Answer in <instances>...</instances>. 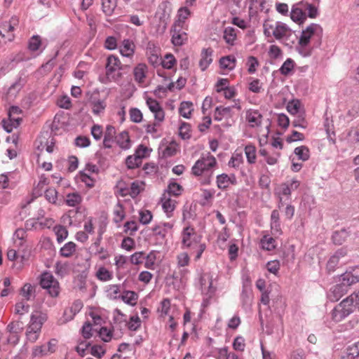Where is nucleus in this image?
<instances>
[{"label":"nucleus","instance_id":"nucleus-1","mask_svg":"<svg viewBox=\"0 0 359 359\" xmlns=\"http://www.w3.org/2000/svg\"><path fill=\"white\" fill-rule=\"evenodd\" d=\"M359 305L355 292H353L348 297L338 304L332 312V318L335 322H340L353 311V304Z\"/></svg>","mask_w":359,"mask_h":359},{"label":"nucleus","instance_id":"nucleus-2","mask_svg":"<svg viewBox=\"0 0 359 359\" xmlns=\"http://www.w3.org/2000/svg\"><path fill=\"white\" fill-rule=\"evenodd\" d=\"M216 164L215 158L210 154H208L207 156H203L195 163L191 169L192 173L196 176L206 173L208 177L203 182V184H209L210 183V177L212 175L211 168L215 166Z\"/></svg>","mask_w":359,"mask_h":359},{"label":"nucleus","instance_id":"nucleus-3","mask_svg":"<svg viewBox=\"0 0 359 359\" xmlns=\"http://www.w3.org/2000/svg\"><path fill=\"white\" fill-rule=\"evenodd\" d=\"M105 68L107 79L118 81L122 77V73L119 72V71H124L128 69L129 66L121 65L116 56L111 55L107 57Z\"/></svg>","mask_w":359,"mask_h":359},{"label":"nucleus","instance_id":"nucleus-4","mask_svg":"<svg viewBox=\"0 0 359 359\" xmlns=\"http://www.w3.org/2000/svg\"><path fill=\"white\" fill-rule=\"evenodd\" d=\"M41 286L48 290V293L52 297H57L59 294V283L53 276L49 272H44L41 276Z\"/></svg>","mask_w":359,"mask_h":359},{"label":"nucleus","instance_id":"nucleus-5","mask_svg":"<svg viewBox=\"0 0 359 359\" xmlns=\"http://www.w3.org/2000/svg\"><path fill=\"white\" fill-rule=\"evenodd\" d=\"M47 316L46 313L35 311L30 318V324L28 327L30 330L35 332H40L43 324L46 321Z\"/></svg>","mask_w":359,"mask_h":359},{"label":"nucleus","instance_id":"nucleus-6","mask_svg":"<svg viewBox=\"0 0 359 359\" xmlns=\"http://www.w3.org/2000/svg\"><path fill=\"white\" fill-rule=\"evenodd\" d=\"M317 30H322L321 27L318 24L313 23L308 26L306 29L302 32L299 44L302 47H306L309 43L311 38Z\"/></svg>","mask_w":359,"mask_h":359},{"label":"nucleus","instance_id":"nucleus-7","mask_svg":"<svg viewBox=\"0 0 359 359\" xmlns=\"http://www.w3.org/2000/svg\"><path fill=\"white\" fill-rule=\"evenodd\" d=\"M200 284L202 293L207 295L208 298H211L216 290V288L212 286V277L209 274L201 276Z\"/></svg>","mask_w":359,"mask_h":359},{"label":"nucleus","instance_id":"nucleus-8","mask_svg":"<svg viewBox=\"0 0 359 359\" xmlns=\"http://www.w3.org/2000/svg\"><path fill=\"white\" fill-rule=\"evenodd\" d=\"M290 18L294 22L299 25L303 24L306 20V14L304 11L302 6L299 5V2L292 6Z\"/></svg>","mask_w":359,"mask_h":359},{"label":"nucleus","instance_id":"nucleus-9","mask_svg":"<svg viewBox=\"0 0 359 359\" xmlns=\"http://www.w3.org/2000/svg\"><path fill=\"white\" fill-rule=\"evenodd\" d=\"M199 237L194 233V229L190 227L184 229L183 232L182 243L187 247L191 248L194 245H197Z\"/></svg>","mask_w":359,"mask_h":359},{"label":"nucleus","instance_id":"nucleus-10","mask_svg":"<svg viewBox=\"0 0 359 359\" xmlns=\"http://www.w3.org/2000/svg\"><path fill=\"white\" fill-rule=\"evenodd\" d=\"M212 53L213 50L210 48H203L202 50L201 54V58L199 61V66L202 71L205 70L212 62Z\"/></svg>","mask_w":359,"mask_h":359},{"label":"nucleus","instance_id":"nucleus-11","mask_svg":"<svg viewBox=\"0 0 359 359\" xmlns=\"http://www.w3.org/2000/svg\"><path fill=\"white\" fill-rule=\"evenodd\" d=\"M347 292L348 289L346 288V286L344 285V283H341L334 285L332 288L329 298L331 301L337 302Z\"/></svg>","mask_w":359,"mask_h":359},{"label":"nucleus","instance_id":"nucleus-12","mask_svg":"<svg viewBox=\"0 0 359 359\" xmlns=\"http://www.w3.org/2000/svg\"><path fill=\"white\" fill-rule=\"evenodd\" d=\"M114 141H116V130L114 126L109 125L105 130L103 145L105 148H111Z\"/></svg>","mask_w":359,"mask_h":359},{"label":"nucleus","instance_id":"nucleus-13","mask_svg":"<svg viewBox=\"0 0 359 359\" xmlns=\"http://www.w3.org/2000/svg\"><path fill=\"white\" fill-rule=\"evenodd\" d=\"M290 31V28L285 24L277 22L272 32V35L277 40H280L285 36Z\"/></svg>","mask_w":359,"mask_h":359},{"label":"nucleus","instance_id":"nucleus-14","mask_svg":"<svg viewBox=\"0 0 359 359\" xmlns=\"http://www.w3.org/2000/svg\"><path fill=\"white\" fill-rule=\"evenodd\" d=\"M348 236L349 232L346 229H342L333 233L332 240L334 244L341 245L346 242Z\"/></svg>","mask_w":359,"mask_h":359},{"label":"nucleus","instance_id":"nucleus-15","mask_svg":"<svg viewBox=\"0 0 359 359\" xmlns=\"http://www.w3.org/2000/svg\"><path fill=\"white\" fill-rule=\"evenodd\" d=\"M262 116L258 111L248 110L246 112V119L252 127L258 126L261 124Z\"/></svg>","mask_w":359,"mask_h":359},{"label":"nucleus","instance_id":"nucleus-16","mask_svg":"<svg viewBox=\"0 0 359 359\" xmlns=\"http://www.w3.org/2000/svg\"><path fill=\"white\" fill-rule=\"evenodd\" d=\"M116 144L123 149H128L130 147V140L128 133L126 130L116 136Z\"/></svg>","mask_w":359,"mask_h":359},{"label":"nucleus","instance_id":"nucleus-17","mask_svg":"<svg viewBox=\"0 0 359 359\" xmlns=\"http://www.w3.org/2000/svg\"><path fill=\"white\" fill-rule=\"evenodd\" d=\"M8 119L9 123H7V121L4 119L2 123L4 130L10 133L12 132L13 128H17L20 126L22 119L20 116L8 117Z\"/></svg>","mask_w":359,"mask_h":359},{"label":"nucleus","instance_id":"nucleus-18","mask_svg":"<svg viewBox=\"0 0 359 359\" xmlns=\"http://www.w3.org/2000/svg\"><path fill=\"white\" fill-rule=\"evenodd\" d=\"M235 63L236 58L231 55L222 57L219 60L220 67L225 69L232 70L235 67Z\"/></svg>","mask_w":359,"mask_h":359},{"label":"nucleus","instance_id":"nucleus-19","mask_svg":"<svg viewBox=\"0 0 359 359\" xmlns=\"http://www.w3.org/2000/svg\"><path fill=\"white\" fill-rule=\"evenodd\" d=\"M161 201L163 203V209L165 212L169 213L174 210L175 208L176 201L175 200L170 199L165 193L163 194L161 198Z\"/></svg>","mask_w":359,"mask_h":359},{"label":"nucleus","instance_id":"nucleus-20","mask_svg":"<svg viewBox=\"0 0 359 359\" xmlns=\"http://www.w3.org/2000/svg\"><path fill=\"white\" fill-rule=\"evenodd\" d=\"M358 282H359V275L346 272L341 276V283H344L347 289L349 286Z\"/></svg>","mask_w":359,"mask_h":359},{"label":"nucleus","instance_id":"nucleus-21","mask_svg":"<svg viewBox=\"0 0 359 359\" xmlns=\"http://www.w3.org/2000/svg\"><path fill=\"white\" fill-rule=\"evenodd\" d=\"M299 5L302 6L304 10L308 11V15L306 17L308 16L310 18H316L318 15V8L311 4L302 1L299 2Z\"/></svg>","mask_w":359,"mask_h":359},{"label":"nucleus","instance_id":"nucleus-22","mask_svg":"<svg viewBox=\"0 0 359 359\" xmlns=\"http://www.w3.org/2000/svg\"><path fill=\"white\" fill-rule=\"evenodd\" d=\"M24 329V323L22 321L21 318L16 321L11 322L7 326L8 331L11 334H18L22 332Z\"/></svg>","mask_w":359,"mask_h":359},{"label":"nucleus","instance_id":"nucleus-23","mask_svg":"<svg viewBox=\"0 0 359 359\" xmlns=\"http://www.w3.org/2000/svg\"><path fill=\"white\" fill-rule=\"evenodd\" d=\"M231 111V107H223L222 106L217 107L215 111V119L221 121L224 116H229Z\"/></svg>","mask_w":359,"mask_h":359},{"label":"nucleus","instance_id":"nucleus-24","mask_svg":"<svg viewBox=\"0 0 359 359\" xmlns=\"http://www.w3.org/2000/svg\"><path fill=\"white\" fill-rule=\"evenodd\" d=\"M193 111V104L191 102H182L180 104L179 111L181 116L189 118Z\"/></svg>","mask_w":359,"mask_h":359},{"label":"nucleus","instance_id":"nucleus-25","mask_svg":"<svg viewBox=\"0 0 359 359\" xmlns=\"http://www.w3.org/2000/svg\"><path fill=\"white\" fill-rule=\"evenodd\" d=\"M223 38L228 44L233 45L236 38L235 29L231 27H226L224 31Z\"/></svg>","mask_w":359,"mask_h":359},{"label":"nucleus","instance_id":"nucleus-26","mask_svg":"<svg viewBox=\"0 0 359 359\" xmlns=\"http://www.w3.org/2000/svg\"><path fill=\"white\" fill-rule=\"evenodd\" d=\"M90 104L92 107V110L94 114L98 115L104 111L106 107V104L103 101L95 100L92 98L89 101Z\"/></svg>","mask_w":359,"mask_h":359},{"label":"nucleus","instance_id":"nucleus-27","mask_svg":"<svg viewBox=\"0 0 359 359\" xmlns=\"http://www.w3.org/2000/svg\"><path fill=\"white\" fill-rule=\"evenodd\" d=\"M137 294L133 291H126L121 296L122 300L127 304L134 306L136 304L135 301L137 299Z\"/></svg>","mask_w":359,"mask_h":359},{"label":"nucleus","instance_id":"nucleus-28","mask_svg":"<svg viewBox=\"0 0 359 359\" xmlns=\"http://www.w3.org/2000/svg\"><path fill=\"white\" fill-rule=\"evenodd\" d=\"M230 183H233L230 177L226 174H222L217 177V184L219 189H225Z\"/></svg>","mask_w":359,"mask_h":359},{"label":"nucleus","instance_id":"nucleus-29","mask_svg":"<svg viewBox=\"0 0 359 359\" xmlns=\"http://www.w3.org/2000/svg\"><path fill=\"white\" fill-rule=\"evenodd\" d=\"M76 250V244L73 242H69L66 243L62 248L60 249V255L65 257H69L72 255V254Z\"/></svg>","mask_w":359,"mask_h":359},{"label":"nucleus","instance_id":"nucleus-30","mask_svg":"<svg viewBox=\"0 0 359 359\" xmlns=\"http://www.w3.org/2000/svg\"><path fill=\"white\" fill-rule=\"evenodd\" d=\"M146 66L140 64L134 69V76L136 81L142 83L145 78Z\"/></svg>","mask_w":359,"mask_h":359},{"label":"nucleus","instance_id":"nucleus-31","mask_svg":"<svg viewBox=\"0 0 359 359\" xmlns=\"http://www.w3.org/2000/svg\"><path fill=\"white\" fill-rule=\"evenodd\" d=\"M294 153L298 156L299 159L304 161L309 158V150L305 146H301L295 148Z\"/></svg>","mask_w":359,"mask_h":359},{"label":"nucleus","instance_id":"nucleus-32","mask_svg":"<svg viewBox=\"0 0 359 359\" xmlns=\"http://www.w3.org/2000/svg\"><path fill=\"white\" fill-rule=\"evenodd\" d=\"M102 11L106 15H111L116 7V4L111 0H102Z\"/></svg>","mask_w":359,"mask_h":359},{"label":"nucleus","instance_id":"nucleus-33","mask_svg":"<svg viewBox=\"0 0 359 359\" xmlns=\"http://www.w3.org/2000/svg\"><path fill=\"white\" fill-rule=\"evenodd\" d=\"M245 153L248 163H254L256 160V148L253 145H247L245 147Z\"/></svg>","mask_w":359,"mask_h":359},{"label":"nucleus","instance_id":"nucleus-34","mask_svg":"<svg viewBox=\"0 0 359 359\" xmlns=\"http://www.w3.org/2000/svg\"><path fill=\"white\" fill-rule=\"evenodd\" d=\"M191 126L183 122L179 128V135L183 140H188L191 137Z\"/></svg>","mask_w":359,"mask_h":359},{"label":"nucleus","instance_id":"nucleus-35","mask_svg":"<svg viewBox=\"0 0 359 359\" xmlns=\"http://www.w3.org/2000/svg\"><path fill=\"white\" fill-rule=\"evenodd\" d=\"M81 202V196L78 193L69 194L66 203L69 206L74 207Z\"/></svg>","mask_w":359,"mask_h":359},{"label":"nucleus","instance_id":"nucleus-36","mask_svg":"<svg viewBox=\"0 0 359 359\" xmlns=\"http://www.w3.org/2000/svg\"><path fill=\"white\" fill-rule=\"evenodd\" d=\"M275 242L274 238L268 236H264L261 240L262 248L269 251L275 249Z\"/></svg>","mask_w":359,"mask_h":359},{"label":"nucleus","instance_id":"nucleus-37","mask_svg":"<svg viewBox=\"0 0 359 359\" xmlns=\"http://www.w3.org/2000/svg\"><path fill=\"white\" fill-rule=\"evenodd\" d=\"M114 214L115 217L114 219L116 223L121 222L125 218V212L123 205L118 203L114 208Z\"/></svg>","mask_w":359,"mask_h":359},{"label":"nucleus","instance_id":"nucleus-38","mask_svg":"<svg viewBox=\"0 0 359 359\" xmlns=\"http://www.w3.org/2000/svg\"><path fill=\"white\" fill-rule=\"evenodd\" d=\"M182 186L176 182L170 183L168 187V196H177L181 194Z\"/></svg>","mask_w":359,"mask_h":359},{"label":"nucleus","instance_id":"nucleus-39","mask_svg":"<svg viewBox=\"0 0 359 359\" xmlns=\"http://www.w3.org/2000/svg\"><path fill=\"white\" fill-rule=\"evenodd\" d=\"M123 47L121 50V53L123 56L130 57L133 53V43L130 42L129 40H124L123 42Z\"/></svg>","mask_w":359,"mask_h":359},{"label":"nucleus","instance_id":"nucleus-40","mask_svg":"<svg viewBox=\"0 0 359 359\" xmlns=\"http://www.w3.org/2000/svg\"><path fill=\"white\" fill-rule=\"evenodd\" d=\"M35 291V287L29 283H26L21 289V294L27 299L29 300L32 293Z\"/></svg>","mask_w":359,"mask_h":359},{"label":"nucleus","instance_id":"nucleus-41","mask_svg":"<svg viewBox=\"0 0 359 359\" xmlns=\"http://www.w3.org/2000/svg\"><path fill=\"white\" fill-rule=\"evenodd\" d=\"M176 63V60L173 55L172 54H167L165 56L164 60L161 59V63L163 68L165 69H171L174 65Z\"/></svg>","mask_w":359,"mask_h":359},{"label":"nucleus","instance_id":"nucleus-42","mask_svg":"<svg viewBox=\"0 0 359 359\" xmlns=\"http://www.w3.org/2000/svg\"><path fill=\"white\" fill-rule=\"evenodd\" d=\"M45 194V198L46 200L51 203H55L57 198V191L54 188H49L46 189L44 191Z\"/></svg>","mask_w":359,"mask_h":359},{"label":"nucleus","instance_id":"nucleus-43","mask_svg":"<svg viewBox=\"0 0 359 359\" xmlns=\"http://www.w3.org/2000/svg\"><path fill=\"white\" fill-rule=\"evenodd\" d=\"M294 67V61L288 58L285 62L283 64L281 67L280 68V72L283 75H287Z\"/></svg>","mask_w":359,"mask_h":359},{"label":"nucleus","instance_id":"nucleus-44","mask_svg":"<svg viewBox=\"0 0 359 359\" xmlns=\"http://www.w3.org/2000/svg\"><path fill=\"white\" fill-rule=\"evenodd\" d=\"M57 240L59 243L63 241L68 235V231L63 226H57L55 227Z\"/></svg>","mask_w":359,"mask_h":359},{"label":"nucleus","instance_id":"nucleus-45","mask_svg":"<svg viewBox=\"0 0 359 359\" xmlns=\"http://www.w3.org/2000/svg\"><path fill=\"white\" fill-rule=\"evenodd\" d=\"M301 103L298 100H292L287 105V109L291 114H296L299 112Z\"/></svg>","mask_w":359,"mask_h":359},{"label":"nucleus","instance_id":"nucleus-46","mask_svg":"<svg viewBox=\"0 0 359 359\" xmlns=\"http://www.w3.org/2000/svg\"><path fill=\"white\" fill-rule=\"evenodd\" d=\"M126 163L129 169H133L139 167L142 162H140V158L135 156H129L126 160Z\"/></svg>","mask_w":359,"mask_h":359},{"label":"nucleus","instance_id":"nucleus-47","mask_svg":"<svg viewBox=\"0 0 359 359\" xmlns=\"http://www.w3.org/2000/svg\"><path fill=\"white\" fill-rule=\"evenodd\" d=\"M25 79L20 77L13 84L8 88V93L15 94L18 92L25 84Z\"/></svg>","mask_w":359,"mask_h":359},{"label":"nucleus","instance_id":"nucleus-48","mask_svg":"<svg viewBox=\"0 0 359 359\" xmlns=\"http://www.w3.org/2000/svg\"><path fill=\"white\" fill-rule=\"evenodd\" d=\"M48 184V181L46 178L41 177L39 180L37 186L34 189L33 194L35 196V197L40 196L42 195V193L43 191V188L45 185Z\"/></svg>","mask_w":359,"mask_h":359},{"label":"nucleus","instance_id":"nucleus-49","mask_svg":"<svg viewBox=\"0 0 359 359\" xmlns=\"http://www.w3.org/2000/svg\"><path fill=\"white\" fill-rule=\"evenodd\" d=\"M233 347L236 351H243L245 347V339L243 337H236L233 342Z\"/></svg>","mask_w":359,"mask_h":359},{"label":"nucleus","instance_id":"nucleus-50","mask_svg":"<svg viewBox=\"0 0 359 359\" xmlns=\"http://www.w3.org/2000/svg\"><path fill=\"white\" fill-rule=\"evenodd\" d=\"M97 278L102 281L111 280L112 275L110 272L104 267L100 268L97 272Z\"/></svg>","mask_w":359,"mask_h":359},{"label":"nucleus","instance_id":"nucleus-51","mask_svg":"<svg viewBox=\"0 0 359 359\" xmlns=\"http://www.w3.org/2000/svg\"><path fill=\"white\" fill-rule=\"evenodd\" d=\"M130 119L134 123H140L142 120V114L140 109L133 108L130 111Z\"/></svg>","mask_w":359,"mask_h":359},{"label":"nucleus","instance_id":"nucleus-52","mask_svg":"<svg viewBox=\"0 0 359 359\" xmlns=\"http://www.w3.org/2000/svg\"><path fill=\"white\" fill-rule=\"evenodd\" d=\"M41 46V39L39 36H33L29 41V48L32 51L37 50Z\"/></svg>","mask_w":359,"mask_h":359},{"label":"nucleus","instance_id":"nucleus-53","mask_svg":"<svg viewBox=\"0 0 359 359\" xmlns=\"http://www.w3.org/2000/svg\"><path fill=\"white\" fill-rule=\"evenodd\" d=\"M48 354H49V353L47 351L46 345L36 346L32 351V355L34 357H43L44 355H47Z\"/></svg>","mask_w":359,"mask_h":359},{"label":"nucleus","instance_id":"nucleus-54","mask_svg":"<svg viewBox=\"0 0 359 359\" xmlns=\"http://www.w3.org/2000/svg\"><path fill=\"white\" fill-rule=\"evenodd\" d=\"M221 91H224V95L226 99H231L236 95V90L233 87H225L217 89V92L219 93Z\"/></svg>","mask_w":359,"mask_h":359},{"label":"nucleus","instance_id":"nucleus-55","mask_svg":"<svg viewBox=\"0 0 359 359\" xmlns=\"http://www.w3.org/2000/svg\"><path fill=\"white\" fill-rule=\"evenodd\" d=\"M105 353V351L101 346L94 345L90 347V354L95 357L98 358H101L104 354Z\"/></svg>","mask_w":359,"mask_h":359},{"label":"nucleus","instance_id":"nucleus-56","mask_svg":"<svg viewBox=\"0 0 359 359\" xmlns=\"http://www.w3.org/2000/svg\"><path fill=\"white\" fill-rule=\"evenodd\" d=\"M152 219V215L150 211L146 210V211H142L140 213V222L142 224H149Z\"/></svg>","mask_w":359,"mask_h":359},{"label":"nucleus","instance_id":"nucleus-57","mask_svg":"<svg viewBox=\"0 0 359 359\" xmlns=\"http://www.w3.org/2000/svg\"><path fill=\"white\" fill-rule=\"evenodd\" d=\"M125 231H130V235H134L135 232H136L138 229L137 224L135 221L127 222L124 224Z\"/></svg>","mask_w":359,"mask_h":359},{"label":"nucleus","instance_id":"nucleus-58","mask_svg":"<svg viewBox=\"0 0 359 359\" xmlns=\"http://www.w3.org/2000/svg\"><path fill=\"white\" fill-rule=\"evenodd\" d=\"M190 15L189 10L186 8H181L178 11V21L179 22H184Z\"/></svg>","mask_w":359,"mask_h":359},{"label":"nucleus","instance_id":"nucleus-59","mask_svg":"<svg viewBox=\"0 0 359 359\" xmlns=\"http://www.w3.org/2000/svg\"><path fill=\"white\" fill-rule=\"evenodd\" d=\"M248 63L249 64L248 72L250 74L255 72L256 67L259 65L257 59L254 56H250Z\"/></svg>","mask_w":359,"mask_h":359},{"label":"nucleus","instance_id":"nucleus-60","mask_svg":"<svg viewBox=\"0 0 359 359\" xmlns=\"http://www.w3.org/2000/svg\"><path fill=\"white\" fill-rule=\"evenodd\" d=\"M102 129L100 126L94 125L91 128V135L96 140H100L102 136Z\"/></svg>","mask_w":359,"mask_h":359},{"label":"nucleus","instance_id":"nucleus-61","mask_svg":"<svg viewBox=\"0 0 359 359\" xmlns=\"http://www.w3.org/2000/svg\"><path fill=\"white\" fill-rule=\"evenodd\" d=\"M75 144L79 147H87L90 145V140L87 137L79 136L76 138Z\"/></svg>","mask_w":359,"mask_h":359},{"label":"nucleus","instance_id":"nucleus-62","mask_svg":"<svg viewBox=\"0 0 359 359\" xmlns=\"http://www.w3.org/2000/svg\"><path fill=\"white\" fill-rule=\"evenodd\" d=\"M147 104L150 109V111L153 113L154 111H156L158 109H160L161 108L160 104L158 101L156 100H154L152 98H147Z\"/></svg>","mask_w":359,"mask_h":359},{"label":"nucleus","instance_id":"nucleus-63","mask_svg":"<svg viewBox=\"0 0 359 359\" xmlns=\"http://www.w3.org/2000/svg\"><path fill=\"white\" fill-rule=\"evenodd\" d=\"M147 151L148 149L147 147L144 146L143 144H140L136 149L134 156L135 157L140 158V162H142V158L146 156Z\"/></svg>","mask_w":359,"mask_h":359},{"label":"nucleus","instance_id":"nucleus-64","mask_svg":"<svg viewBox=\"0 0 359 359\" xmlns=\"http://www.w3.org/2000/svg\"><path fill=\"white\" fill-rule=\"evenodd\" d=\"M277 193L279 195V196H280L281 195L290 196L291 194V189H290L289 184L284 183V184H282L278 187Z\"/></svg>","mask_w":359,"mask_h":359}]
</instances>
